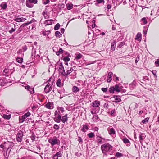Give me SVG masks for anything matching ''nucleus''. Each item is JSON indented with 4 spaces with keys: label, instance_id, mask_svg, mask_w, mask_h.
Returning a JSON list of instances; mask_svg holds the SVG:
<instances>
[{
    "label": "nucleus",
    "instance_id": "1",
    "mask_svg": "<svg viewBox=\"0 0 159 159\" xmlns=\"http://www.w3.org/2000/svg\"><path fill=\"white\" fill-rule=\"evenodd\" d=\"M101 148L102 153L106 156L107 155V153L111 155L113 152L112 150L113 147L109 143L104 144L101 146Z\"/></svg>",
    "mask_w": 159,
    "mask_h": 159
},
{
    "label": "nucleus",
    "instance_id": "2",
    "mask_svg": "<svg viewBox=\"0 0 159 159\" xmlns=\"http://www.w3.org/2000/svg\"><path fill=\"white\" fill-rule=\"evenodd\" d=\"M48 142L52 146H53L55 144L60 145V140L57 139L56 136L53 137L52 139H49Z\"/></svg>",
    "mask_w": 159,
    "mask_h": 159
},
{
    "label": "nucleus",
    "instance_id": "3",
    "mask_svg": "<svg viewBox=\"0 0 159 159\" xmlns=\"http://www.w3.org/2000/svg\"><path fill=\"white\" fill-rule=\"evenodd\" d=\"M37 0H26V5L28 8H32L34 6L33 4H37Z\"/></svg>",
    "mask_w": 159,
    "mask_h": 159
},
{
    "label": "nucleus",
    "instance_id": "4",
    "mask_svg": "<svg viewBox=\"0 0 159 159\" xmlns=\"http://www.w3.org/2000/svg\"><path fill=\"white\" fill-rule=\"evenodd\" d=\"M23 136V132L21 130H19L16 135V139L18 142H21Z\"/></svg>",
    "mask_w": 159,
    "mask_h": 159
},
{
    "label": "nucleus",
    "instance_id": "5",
    "mask_svg": "<svg viewBox=\"0 0 159 159\" xmlns=\"http://www.w3.org/2000/svg\"><path fill=\"white\" fill-rule=\"evenodd\" d=\"M100 104V102L98 100H95L92 103V106L94 107H96L97 109L98 110V112L99 111Z\"/></svg>",
    "mask_w": 159,
    "mask_h": 159
},
{
    "label": "nucleus",
    "instance_id": "6",
    "mask_svg": "<svg viewBox=\"0 0 159 159\" xmlns=\"http://www.w3.org/2000/svg\"><path fill=\"white\" fill-rule=\"evenodd\" d=\"M50 84H48L44 88V91L46 93L49 92L52 89V87L50 86Z\"/></svg>",
    "mask_w": 159,
    "mask_h": 159
},
{
    "label": "nucleus",
    "instance_id": "7",
    "mask_svg": "<svg viewBox=\"0 0 159 159\" xmlns=\"http://www.w3.org/2000/svg\"><path fill=\"white\" fill-rule=\"evenodd\" d=\"M25 88L28 91H29L31 94H33L34 93V89L33 88L31 87L29 85L25 86Z\"/></svg>",
    "mask_w": 159,
    "mask_h": 159
},
{
    "label": "nucleus",
    "instance_id": "8",
    "mask_svg": "<svg viewBox=\"0 0 159 159\" xmlns=\"http://www.w3.org/2000/svg\"><path fill=\"white\" fill-rule=\"evenodd\" d=\"M61 115L59 114H58L57 116L54 118V120L55 122L59 123L61 122Z\"/></svg>",
    "mask_w": 159,
    "mask_h": 159
},
{
    "label": "nucleus",
    "instance_id": "9",
    "mask_svg": "<svg viewBox=\"0 0 159 159\" xmlns=\"http://www.w3.org/2000/svg\"><path fill=\"white\" fill-rule=\"evenodd\" d=\"M113 75V74L111 72H110L108 73V76L107 78V82H110L112 80L111 77Z\"/></svg>",
    "mask_w": 159,
    "mask_h": 159
},
{
    "label": "nucleus",
    "instance_id": "10",
    "mask_svg": "<svg viewBox=\"0 0 159 159\" xmlns=\"http://www.w3.org/2000/svg\"><path fill=\"white\" fill-rule=\"evenodd\" d=\"M123 88L122 87H119L118 84H116L114 87V90L118 92H119L121 91V89Z\"/></svg>",
    "mask_w": 159,
    "mask_h": 159
},
{
    "label": "nucleus",
    "instance_id": "11",
    "mask_svg": "<svg viewBox=\"0 0 159 159\" xmlns=\"http://www.w3.org/2000/svg\"><path fill=\"white\" fill-rule=\"evenodd\" d=\"M116 43V41L115 40H113V42L111 43V50L114 51L115 50Z\"/></svg>",
    "mask_w": 159,
    "mask_h": 159
},
{
    "label": "nucleus",
    "instance_id": "12",
    "mask_svg": "<svg viewBox=\"0 0 159 159\" xmlns=\"http://www.w3.org/2000/svg\"><path fill=\"white\" fill-rule=\"evenodd\" d=\"M58 70L62 75L65 76L66 75L64 67H63L62 68H59Z\"/></svg>",
    "mask_w": 159,
    "mask_h": 159
},
{
    "label": "nucleus",
    "instance_id": "13",
    "mask_svg": "<svg viewBox=\"0 0 159 159\" xmlns=\"http://www.w3.org/2000/svg\"><path fill=\"white\" fill-rule=\"evenodd\" d=\"M142 35L140 33L138 32L136 36L135 40H137L140 42L142 39Z\"/></svg>",
    "mask_w": 159,
    "mask_h": 159
},
{
    "label": "nucleus",
    "instance_id": "14",
    "mask_svg": "<svg viewBox=\"0 0 159 159\" xmlns=\"http://www.w3.org/2000/svg\"><path fill=\"white\" fill-rule=\"evenodd\" d=\"M120 97L119 96L117 95H115L112 98H114L115 100H116V101H115V102H120L121 101V99L120 98Z\"/></svg>",
    "mask_w": 159,
    "mask_h": 159
},
{
    "label": "nucleus",
    "instance_id": "15",
    "mask_svg": "<svg viewBox=\"0 0 159 159\" xmlns=\"http://www.w3.org/2000/svg\"><path fill=\"white\" fill-rule=\"evenodd\" d=\"M67 114H66L65 116H63L62 117V118L61 119V121L63 123H65L66 121H67L68 120L67 118Z\"/></svg>",
    "mask_w": 159,
    "mask_h": 159
},
{
    "label": "nucleus",
    "instance_id": "16",
    "mask_svg": "<svg viewBox=\"0 0 159 159\" xmlns=\"http://www.w3.org/2000/svg\"><path fill=\"white\" fill-rule=\"evenodd\" d=\"M122 140H123V142L127 144V146H129L130 145V143L128 139L126 138H125L123 139Z\"/></svg>",
    "mask_w": 159,
    "mask_h": 159
},
{
    "label": "nucleus",
    "instance_id": "17",
    "mask_svg": "<svg viewBox=\"0 0 159 159\" xmlns=\"http://www.w3.org/2000/svg\"><path fill=\"white\" fill-rule=\"evenodd\" d=\"M26 19L25 18L21 17V18H16L14 19V20L18 22H23L25 20H26Z\"/></svg>",
    "mask_w": 159,
    "mask_h": 159
},
{
    "label": "nucleus",
    "instance_id": "18",
    "mask_svg": "<svg viewBox=\"0 0 159 159\" xmlns=\"http://www.w3.org/2000/svg\"><path fill=\"white\" fill-rule=\"evenodd\" d=\"M146 136L145 135L141 133H140L139 136V141L141 143L142 141L144 139Z\"/></svg>",
    "mask_w": 159,
    "mask_h": 159
},
{
    "label": "nucleus",
    "instance_id": "19",
    "mask_svg": "<svg viewBox=\"0 0 159 159\" xmlns=\"http://www.w3.org/2000/svg\"><path fill=\"white\" fill-rule=\"evenodd\" d=\"M52 20H46L44 22V24H45L46 25H51L52 24Z\"/></svg>",
    "mask_w": 159,
    "mask_h": 159
},
{
    "label": "nucleus",
    "instance_id": "20",
    "mask_svg": "<svg viewBox=\"0 0 159 159\" xmlns=\"http://www.w3.org/2000/svg\"><path fill=\"white\" fill-rule=\"evenodd\" d=\"M61 80L60 79H58L56 82V85L57 86L61 87L63 85V84H62L61 82Z\"/></svg>",
    "mask_w": 159,
    "mask_h": 159
},
{
    "label": "nucleus",
    "instance_id": "21",
    "mask_svg": "<svg viewBox=\"0 0 159 159\" xmlns=\"http://www.w3.org/2000/svg\"><path fill=\"white\" fill-rule=\"evenodd\" d=\"M147 18V17L146 18L145 17L142 18L140 21V22L142 23H141V24L144 25L147 23L148 21L146 20V19Z\"/></svg>",
    "mask_w": 159,
    "mask_h": 159
},
{
    "label": "nucleus",
    "instance_id": "22",
    "mask_svg": "<svg viewBox=\"0 0 159 159\" xmlns=\"http://www.w3.org/2000/svg\"><path fill=\"white\" fill-rule=\"evenodd\" d=\"M109 133L111 135H112L115 134L116 132L113 128H111L109 130Z\"/></svg>",
    "mask_w": 159,
    "mask_h": 159
},
{
    "label": "nucleus",
    "instance_id": "23",
    "mask_svg": "<svg viewBox=\"0 0 159 159\" xmlns=\"http://www.w3.org/2000/svg\"><path fill=\"white\" fill-rule=\"evenodd\" d=\"M89 129V128L86 125H83V127L81 129V130L84 132H85Z\"/></svg>",
    "mask_w": 159,
    "mask_h": 159
},
{
    "label": "nucleus",
    "instance_id": "24",
    "mask_svg": "<svg viewBox=\"0 0 159 159\" xmlns=\"http://www.w3.org/2000/svg\"><path fill=\"white\" fill-rule=\"evenodd\" d=\"M0 6L2 9H5L7 7V3L6 2H3L1 4Z\"/></svg>",
    "mask_w": 159,
    "mask_h": 159
},
{
    "label": "nucleus",
    "instance_id": "25",
    "mask_svg": "<svg viewBox=\"0 0 159 159\" xmlns=\"http://www.w3.org/2000/svg\"><path fill=\"white\" fill-rule=\"evenodd\" d=\"M72 90L73 92L77 93L80 91V89L77 87L74 86L72 88Z\"/></svg>",
    "mask_w": 159,
    "mask_h": 159
},
{
    "label": "nucleus",
    "instance_id": "26",
    "mask_svg": "<svg viewBox=\"0 0 159 159\" xmlns=\"http://www.w3.org/2000/svg\"><path fill=\"white\" fill-rule=\"evenodd\" d=\"M73 5L72 4L68 3L66 5V6L67 7V9L68 10H70L72 9L73 8Z\"/></svg>",
    "mask_w": 159,
    "mask_h": 159
},
{
    "label": "nucleus",
    "instance_id": "27",
    "mask_svg": "<svg viewBox=\"0 0 159 159\" xmlns=\"http://www.w3.org/2000/svg\"><path fill=\"white\" fill-rule=\"evenodd\" d=\"M82 57V55L80 53L76 54H75V59L76 60H78L80 59Z\"/></svg>",
    "mask_w": 159,
    "mask_h": 159
},
{
    "label": "nucleus",
    "instance_id": "28",
    "mask_svg": "<svg viewBox=\"0 0 159 159\" xmlns=\"http://www.w3.org/2000/svg\"><path fill=\"white\" fill-rule=\"evenodd\" d=\"M63 50L61 48H60L58 51L56 52V54L57 56H59L60 54H62L63 52Z\"/></svg>",
    "mask_w": 159,
    "mask_h": 159
},
{
    "label": "nucleus",
    "instance_id": "29",
    "mask_svg": "<svg viewBox=\"0 0 159 159\" xmlns=\"http://www.w3.org/2000/svg\"><path fill=\"white\" fill-rule=\"evenodd\" d=\"M51 103L50 102H48L45 106L46 107L49 109H52L53 108V107L51 106Z\"/></svg>",
    "mask_w": 159,
    "mask_h": 159
},
{
    "label": "nucleus",
    "instance_id": "30",
    "mask_svg": "<svg viewBox=\"0 0 159 159\" xmlns=\"http://www.w3.org/2000/svg\"><path fill=\"white\" fill-rule=\"evenodd\" d=\"M55 34L56 37H61L62 35V34H61L60 32L58 31H56Z\"/></svg>",
    "mask_w": 159,
    "mask_h": 159
},
{
    "label": "nucleus",
    "instance_id": "31",
    "mask_svg": "<svg viewBox=\"0 0 159 159\" xmlns=\"http://www.w3.org/2000/svg\"><path fill=\"white\" fill-rule=\"evenodd\" d=\"M2 117L5 119L9 120L11 118V115L3 114V115Z\"/></svg>",
    "mask_w": 159,
    "mask_h": 159
},
{
    "label": "nucleus",
    "instance_id": "32",
    "mask_svg": "<svg viewBox=\"0 0 159 159\" xmlns=\"http://www.w3.org/2000/svg\"><path fill=\"white\" fill-rule=\"evenodd\" d=\"M16 60L18 63H21L23 61V58L22 57H17Z\"/></svg>",
    "mask_w": 159,
    "mask_h": 159
},
{
    "label": "nucleus",
    "instance_id": "33",
    "mask_svg": "<svg viewBox=\"0 0 159 159\" xmlns=\"http://www.w3.org/2000/svg\"><path fill=\"white\" fill-rule=\"evenodd\" d=\"M89 138H92L95 136V135L94 133L93 132H90L87 134Z\"/></svg>",
    "mask_w": 159,
    "mask_h": 159
},
{
    "label": "nucleus",
    "instance_id": "34",
    "mask_svg": "<svg viewBox=\"0 0 159 159\" xmlns=\"http://www.w3.org/2000/svg\"><path fill=\"white\" fill-rule=\"evenodd\" d=\"M69 56H66L64 57L63 58V61L66 62H68L70 60V58L69 57Z\"/></svg>",
    "mask_w": 159,
    "mask_h": 159
},
{
    "label": "nucleus",
    "instance_id": "35",
    "mask_svg": "<svg viewBox=\"0 0 159 159\" xmlns=\"http://www.w3.org/2000/svg\"><path fill=\"white\" fill-rule=\"evenodd\" d=\"M114 89L113 86H111L109 89V92L110 93H114Z\"/></svg>",
    "mask_w": 159,
    "mask_h": 159
},
{
    "label": "nucleus",
    "instance_id": "36",
    "mask_svg": "<svg viewBox=\"0 0 159 159\" xmlns=\"http://www.w3.org/2000/svg\"><path fill=\"white\" fill-rule=\"evenodd\" d=\"M50 32H51L50 30L45 31L43 32V34L45 36H47L49 35Z\"/></svg>",
    "mask_w": 159,
    "mask_h": 159
},
{
    "label": "nucleus",
    "instance_id": "37",
    "mask_svg": "<svg viewBox=\"0 0 159 159\" xmlns=\"http://www.w3.org/2000/svg\"><path fill=\"white\" fill-rule=\"evenodd\" d=\"M115 156L117 157H120L123 156V154L117 152L115 155Z\"/></svg>",
    "mask_w": 159,
    "mask_h": 159
},
{
    "label": "nucleus",
    "instance_id": "38",
    "mask_svg": "<svg viewBox=\"0 0 159 159\" xmlns=\"http://www.w3.org/2000/svg\"><path fill=\"white\" fill-rule=\"evenodd\" d=\"M74 70L73 69L72 67L70 69V70H68L67 71V73L66 74V76H67L68 75L70 74Z\"/></svg>",
    "mask_w": 159,
    "mask_h": 159
},
{
    "label": "nucleus",
    "instance_id": "39",
    "mask_svg": "<svg viewBox=\"0 0 159 159\" xmlns=\"http://www.w3.org/2000/svg\"><path fill=\"white\" fill-rule=\"evenodd\" d=\"M57 110L59 113H60L59 111H61L62 113H63L65 111L64 108L63 107H59L57 108Z\"/></svg>",
    "mask_w": 159,
    "mask_h": 159
},
{
    "label": "nucleus",
    "instance_id": "40",
    "mask_svg": "<svg viewBox=\"0 0 159 159\" xmlns=\"http://www.w3.org/2000/svg\"><path fill=\"white\" fill-rule=\"evenodd\" d=\"M60 26V24L59 23H58L55 25V26L54 27V29L55 30H58L59 29Z\"/></svg>",
    "mask_w": 159,
    "mask_h": 159
},
{
    "label": "nucleus",
    "instance_id": "41",
    "mask_svg": "<svg viewBox=\"0 0 159 159\" xmlns=\"http://www.w3.org/2000/svg\"><path fill=\"white\" fill-rule=\"evenodd\" d=\"M9 148H10V147H9L7 149V151H6L5 153H4V155L5 158H7L8 157V155H7V152Z\"/></svg>",
    "mask_w": 159,
    "mask_h": 159
},
{
    "label": "nucleus",
    "instance_id": "42",
    "mask_svg": "<svg viewBox=\"0 0 159 159\" xmlns=\"http://www.w3.org/2000/svg\"><path fill=\"white\" fill-rule=\"evenodd\" d=\"M55 154L58 157H61L62 156L61 152V151H59V152H57Z\"/></svg>",
    "mask_w": 159,
    "mask_h": 159
},
{
    "label": "nucleus",
    "instance_id": "43",
    "mask_svg": "<svg viewBox=\"0 0 159 159\" xmlns=\"http://www.w3.org/2000/svg\"><path fill=\"white\" fill-rule=\"evenodd\" d=\"M98 118V115L94 116L92 118L93 120L94 121H96Z\"/></svg>",
    "mask_w": 159,
    "mask_h": 159
},
{
    "label": "nucleus",
    "instance_id": "44",
    "mask_svg": "<svg viewBox=\"0 0 159 159\" xmlns=\"http://www.w3.org/2000/svg\"><path fill=\"white\" fill-rule=\"evenodd\" d=\"M149 118L147 117L142 121V122L143 124H146L148 122Z\"/></svg>",
    "mask_w": 159,
    "mask_h": 159
},
{
    "label": "nucleus",
    "instance_id": "45",
    "mask_svg": "<svg viewBox=\"0 0 159 159\" xmlns=\"http://www.w3.org/2000/svg\"><path fill=\"white\" fill-rule=\"evenodd\" d=\"M53 128L56 130H58L59 129V127L57 125L55 124L54 125Z\"/></svg>",
    "mask_w": 159,
    "mask_h": 159
},
{
    "label": "nucleus",
    "instance_id": "46",
    "mask_svg": "<svg viewBox=\"0 0 159 159\" xmlns=\"http://www.w3.org/2000/svg\"><path fill=\"white\" fill-rule=\"evenodd\" d=\"M101 89L104 93H106L107 92L108 89L107 88H102Z\"/></svg>",
    "mask_w": 159,
    "mask_h": 159
},
{
    "label": "nucleus",
    "instance_id": "47",
    "mask_svg": "<svg viewBox=\"0 0 159 159\" xmlns=\"http://www.w3.org/2000/svg\"><path fill=\"white\" fill-rule=\"evenodd\" d=\"M96 1L98 4L104 3V0H96Z\"/></svg>",
    "mask_w": 159,
    "mask_h": 159
},
{
    "label": "nucleus",
    "instance_id": "48",
    "mask_svg": "<svg viewBox=\"0 0 159 159\" xmlns=\"http://www.w3.org/2000/svg\"><path fill=\"white\" fill-rule=\"evenodd\" d=\"M57 64H58V65L59 66V68H63V67H64L63 66V64H62V62H59V61H58L57 62Z\"/></svg>",
    "mask_w": 159,
    "mask_h": 159
},
{
    "label": "nucleus",
    "instance_id": "49",
    "mask_svg": "<svg viewBox=\"0 0 159 159\" xmlns=\"http://www.w3.org/2000/svg\"><path fill=\"white\" fill-rule=\"evenodd\" d=\"M16 30L15 28H12L11 29V30L9 31V32L10 34H12V33L13 32H14Z\"/></svg>",
    "mask_w": 159,
    "mask_h": 159
},
{
    "label": "nucleus",
    "instance_id": "50",
    "mask_svg": "<svg viewBox=\"0 0 159 159\" xmlns=\"http://www.w3.org/2000/svg\"><path fill=\"white\" fill-rule=\"evenodd\" d=\"M146 80H149V79L148 77L147 76H144L143 77V80L144 81H145Z\"/></svg>",
    "mask_w": 159,
    "mask_h": 159
},
{
    "label": "nucleus",
    "instance_id": "51",
    "mask_svg": "<svg viewBox=\"0 0 159 159\" xmlns=\"http://www.w3.org/2000/svg\"><path fill=\"white\" fill-rule=\"evenodd\" d=\"M79 143H83V140L81 137H79L78 139Z\"/></svg>",
    "mask_w": 159,
    "mask_h": 159
},
{
    "label": "nucleus",
    "instance_id": "52",
    "mask_svg": "<svg viewBox=\"0 0 159 159\" xmlns=\"http://www.w3.org/2000/svg\"><path fill=\"white\" fill-rule=\"evenodd\" d=\"M115 114V109L113 110H112L111 115V116H114V114Z\"/></svg>",
    "mask_w": 159,
    "mask_h": 159
},
{
    "label": "nucleus",
    "instance_id": "53",
    "mask_svg": "<svg viewBox=\"0 0 159 159\" xmlns=\"http://www.w3.org/2000/svg\"><path fill=\"white\" fill-rule=\"evenodd\" d=\"M157 66H159V59H158L155 62Z\"/></svg>",
    "mask_w": 159,
    "mask_h": 159
},
{
    "label": "nucleus",
    "instance_id": "54",
    "mask_svg": "<svg viewBox=\"0 0 159 159\" xmlns=\"http://www.w3.org/2000/svg\"><path fill=\"white\" fill-rule=\"evenodd\" d=\"M109 104L107 103H106L104 105V107L105 108H108L109 107Z\"/></svg>",
    "mask_w": 159,
    "mask_h": 159
},
{
    "label": "nucleus",
    "instance_id": "55",
    "mask_svg": "<svg viewBox=\"0 0 159 159\" xmlns=\"http://www.w3.org/2000/svg\"><path fill=\"white\" fill-rule=\"evenodd\" d=\"M36 24L35 23H34L32 25V27L31 30L35 29H36Z\"/></svg>",
    "mask_w": 159,
    "mask_h": 159
},
{
    "label": "nucleus",
    "instance_id": "56",
    "mask_svg": "<svg viewBox=\"0 0 159 159\" xmlns=\"http://www.w3.org/2000/svg\"><path fill=\"white\" fill-rule=\"evenodd\" d=\"M26 117H25V116L24 115L23 116H22V121H21V122H23L25 120V119Z\"/></svg>",
    "mask_w": 159,
    "mask_h": 159
},
{
    "label": "nucleus",
    "instance_id": "57",
    "mask_svg": "<svg viewBox=\"0 0 159 159\" xmlns=\"http://www.w3.org/2000/svg\"><path fill=\"white\" fill-rule=\"evenodd\" d=\"M30 115V113L29 112H28L27 113H25L24 115L25 116V117H27L29 116Z\"/></svg>",
    "mask_w": 159,
    "mask_h": 159
},
{
    "label": "nucleus",
    "instance_id": "58",
    "mask_svg": "<svg viewBox=\"0 0 159 159\" xmlns=\"http://www.w3.org/2000/svg\"><path fill=\"white\" fill-rule=\"evenodd\" d=\"M28 24H27V22L26 23H24L22 25H21V26H20V27H25V26H27V25H28Z\"/></svg>",
    "mask_w": 159,
    "mask_h": 159
},
{
    "label": "nucleus",
    "instance_id": "59",
    "mask_svg": "<svg viewBox=\"0 0 159 159\" xmlns=\"http://www.w3.org/2000/svg\"><path fill=\"white\" fill-rule=\"evenodd\" d=\"M139 57L138 56L136 59V60L135 61V62L136 63H137L138 61H139Z\"/></svg>",
    "mask_w": 159,
    "mask_h": 159
},
{
    "label": "nucleus",
    "instance_id": "60",
    "mask_svg": "<svg viewBox=\"0 0 159 159\" xmlns=\"http://www.w3.org/2000/svg\"><path fill=\"white\" fill-rule=\"evenodd\" d=\"M1 81L0 82V84L1 85H3L5 84V82H4V80H3L0 79Z\"/></svg>",
    "mask_w": 159,
    "mask_h": 159
},
{
    "label": "nucleus",
    "instance_id": "61",
    "mask_svg": "<svg viewBox=\"0 0 159 159\" xmlns=\"http://www.w3.org/2000/svg\"><path fill=\"white\" fill-rule=\"evenodd\" d=\"M58 157L56 155V154H54L53 155L52 158L53 159H58Z\"/></svg>",
    "mask_w": 159,
    "mask_h": 159
},
{
    "label": "nucleus",
    "instance_id": "62",
    "mask_svg": "<svg viewBox=\"0 0 159 159\" xmlns=\"http://www.w3.org/2000/svg\"><path fill=\"white\" fill-rule=\"evenodd\" d=\"M21 27H20V28H19L18 30L16 31V32L17 34L19 33H20V32H21V30H22V29H21Z\"/></svg>",
    "mask_w": 159,
    "mask_h": 159
},
{
    "label": "nucleus",
    "instance_id": "63",
    "mask_svg": "<svg viewBox=\"0 0 159 159\" xmlns=\"http://www.w3.org/2000/svg\"><path fill=\"white\" fill-rule=\"evenodd\" d=\"M31 139L32 141H33L35 140V136L34 135H32L31 137Z\"/></svg>",
    "mask_w": 159,
    "mask_h": 159
},
{
    "label": "nucleus",
    "instance_id": "64",
    "mask_svg": "<svg viewBox=\"0 0 159 159\" xmlns=\"http://www.w3.org/2000/svg\"><path fill=\"white\" fill-rule=\"evenodd\" d=\"M64 54L65 55H66L67 56H69L70 57V54L68 53L66 51L64 52Z\"/></svg>",
    "mask_w": 159,
    "mask_h": 159
}]
</instances>
